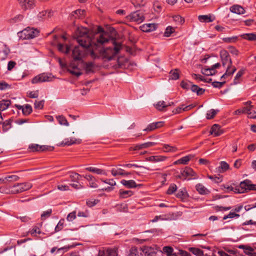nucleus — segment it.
Listing matches in <instances>:
<instances>
[{"instance_id": "nucleus-1", "label": "nucleus", "mask_w": 256, "mask_h": 256, "mask_svg": "<svg viewBox=\"0 0 256 256\" xmlns=\"http://www.w3.org/2000/svg\"><path fill=\"white\" fill-rule=\"evenodd\" d=\"M82 40H78V46H75L72 52V56L75 60H81L82 58L90 54L92 58H96L98 57V55L96 53L95 50L89 45L88 42L87 41L86 44L82 43Z\"/></svg>"}, {"instance_id": "nucleus-2", "label": "nucleus", "mask_w": 256, "mask_h": 256, "mask_svg": "<svg viewBox=\"0 0 256 256\" xmlns=\"http://www.w3.org/2000/svg\"><path fill=\"white\" fill-rule=\"evenodd\" d=\"M112 42L114 44V48H106L98 54L95 51L96 53L98 55V58L100 55L103 58H106L108 60L112 59L118 53L121 48V44L120 43H116L114 40H112Z\"/></svg>"}, {"instance_id": "nucleus-3", "label": "nucleus", "mask_w": 256, "mask_h": 256, "mask_svg": "<svg viewBox=\"0 0 256 256\" xmlns=\"http://www.w3.org/2000/svg\"><path fill=\"white\" fill-rule=\"evenodd\" d=\"M75 37L77 42L78 40H82V43L86 44L87 41L88 42L89 45L93 46V44H95V42L91 38V34L89 32L88 30L84 27H79L77 28L75 32Z\"/></svg>"}, {"instance_id": "nucleus-4", "label": "nucleus", "mask_w": 256, "mask_h": 256, "mask_svg": "<svg viewBox=\"0 0 256 256\" xmlns=\"http://www.w3.org/2000/svg\"><path fill=\"white\" fill-rule=\"evenodd\" d=\"M226 188L230 191L234 192L236 193L242 194L246 192L248 190H256V184H252L250 180H246L242 182L239 186L235 188L228 186Z\"/></svg>"}, {"instance_id": "nucleus-5", "label": "nucleus", "mask_w": 256, "mask_h": 256, "mask_svg": "<svg viewBox=\"0 0 256 256\" xmlns=\"http://www.w3.org/2000/svg\"><path fill=\"white\" fill-rule=\"evenodd\" d=\"M98 33L100 34H96L94 37L92 38L95 42V44H93V45L96 46V48L99 44H103L109 41V36L108 34L105 32L102 27H98Z\"/></svg>"}, {"instance_id": "nucleus-6", "label": "nucleus", "mask_w": 256, "mask_h": 256, "mask_svg": "<svg viewBox=\"0 0 256 256\" xmlns=\"http://www.w3.org/2000/svg\"><path fill=\"white\" fill-rule=\"evenodd\" d=\"M39 31L37 29H34L28 27L19 32V36L24 39H31L38 36Z\"/></svg>"}, {"instance_id": "nucleus-7", "label": "nucleus", "mask_w": 256, "mask_h": 256, "mask_svg": "<svg viewBox=\"0 0 256 256\" xmlns=\"http://www.w3.org/2000/svg\"><path fill=\"white\" fill-rule=\"evenodd\" d=\"M126 18L130 22L140 24L144 20V13L142 10H136L128 16Z\"/></svg>"}, {"instance_id": "nucleus-8", "label": "nucleus", "mask_w": 256, "mask_h": 256, "mask_svg": "<svg viewBox=\"0 0 256 256\" xmlns=\"http://www.w3.org/2000/svg\"><path fill=\"white\" fill-rule=\"evenodd\" d=\"M32 184L29 182L18 183L13 186L12 192L14 194L20 193L30 190L32 188Z\"/></svg>"}, {"instance_id": "nucleus-9", "label": "nucleus", "mask_w": 256, "mask_h": 256, "mask_svg": "<svg viewBox=\"0 0 256 256\" xmlns=\"http://www.w3.org/2000/svg\"><path fill=\"white\" fill-rule=\"evenodd\" d=\"M220 57L224 66L228 64L226 68H230L232 66V60L228 52L225 50H222L220 52Z\"/></svg>"}, {"instance_id": "nucleus-10", "label": "nucleus", "mask_w": 256, "mask_h": 256, "mask_svg": "<svg viewBox=\"0 0 256 256\" xmlns=\"http://www.w3.org/2000/svg\"><path fill=\"white\" fill-rule=\"evenodd\" d=\"M50 74H41L36 76H34L32 80V84H37L40 83L45 82H49L52 80V78L50 76Z\"/></svg>"}, {"instance_id": "nucleus-11", "label": "nucleus", "mask_w": 256, "mask_h": 256, "mask_svg": "<svg viewBox=\"0 0 256 256\" xmlns=\"http://www.w3.org/2000/svg\"><path fill=\"white\" fill-rule=\"evenodd\" d=\"M188 176L192 177L193 179L197 178L196 173L190 168L186 167L181 171L180 175L178 176L180 178H184V179Z\"/></svg>"}, {"instance_id": "nucleus-12", "label": "nucleus", "mask_w": 256, "mask_h": 256, "mask_svg": "<svg viewBox=\"0 0 256 256\" xmlns=\"http://www.w3.org/2000/svg\"><path fill=\"white\" fill-rule=\"evenodd\" d=\"M22 10L32 8L35 6V0H18Z\"/></svg>"}, {"instance_id": "nucleus-13", "label": "nucleus", "mask_w": 256, "mask_h": 256, "mask_svg": "<svg viewBox=\"0 0 256 256\" xmlns=\"http://www.w3.org/2000/svg\"><path fill=\"white\" fill-rule=\"evenodd\" d=\"M49 148H50L48 146L44 145L40 146L36 144H32L28 146V149L30 151L32 152L46 151L48 150Z\"/></svg>"}, {"instance_id": "nucleus-14", "label": "nucleus", "mask_w": 256, "mask_h": 256, "mask_svg": "<svg viewBox=\"0 0 256 256\" xmlns=\"http://www.w3.org/2000/svg\"><path fill=\"white\" fill-rule=\"evenodd\" d=\"M210 134L214 136H218L224 133V130L221 129L220 126L218 124H214L210 130Z\"/></svg>"}, {"instance_id": "nucleus-15", "label": "nucleus", "mask_w": 256, "mask_h": 256, "mask_svg": "<svg viewBox=\"0 0 256 256\" xmlns=\"http://www.w3.org/2000/svg\"><path fill=\"white\" fill-rule=\"evenodd\" d=\"M145 256H156V250L152 247L144 246L141 248Z\"/></svg>"}, {"instance_id": "nucleus-16", "label": "nucleus", "mask_w": 256, "mask_h": 256, "mask_svg": "<svg viewBox=\"0 0 256 256\" xmlns=\"http://www.w3.org/2000/svg\"><path fill=\"white\" fill-rule=\"evenodd\" d=\"M68 71L72 75H74L78 77L82 74V72L78 68V66L72 63H71L69 65L68 68Z\"/></svg>"}, {"instance_id": "nucleus-17", "label": "nucleus", "mask_w": 256, "mask_h": 256, "mask_svg": "<svg viewBox=\"0 0 256 256\" xmlns=\"http://www.w3.org/2000/svg\"><path fill=\"white\" fill-rule=\"evenodd\" d=\"M163 122H158L150 124L144 131L150 132L152 131L157 128H161L164 124Z\"/></svg>"}, {"instance_id": "nucleus-18", "label": "nucleus", "mask_w": 256, "mask_h": 256, "mask_svg": "<svg viewBox=\"0 0 256 256\" xmlns=\"http://www.w3.org/2000/svg\"><path fill=\"white\" fill-rule=\"evenodd\" d=\"M158 24H145L142 26V30L145 32L154 31L156 29Z\"/></svg>"}, {"instance_id": "nucleus-19", "label": "nucleus", "mask_w": 256, "mask_h": 256, "mask_svg": "<svg viewBox=\"0 0 256 256\" xmlns=\"http://www.w3.org/2000/svg\"><path fill=\"white\" fill-rule=\"evenodd\" d=\"M121 184L128 188H135L137 186H140L141 184H136L134 180H122L120 182Z\"/></svg>"}, {"instance_id": "nucleus-20", "label": "nucleus", "mask_w": 256, "mask_h": 256, "mask_svg": "<svg viewBox=\"0 0 256 256\" xmlns=\"http://www.w3.org/2000/svg\"><path fill=\"white\" fill-rule=\"evenodd\" d=\"M81 140L80 139H76L75 138H70L64 139L61 143V145L64 146H70L74 144H80Z\"/></svg>"}, {"instance_id": "nucleus-21", "label": "nucleus", "mask_w": 256, "mask_h": 256, "mask_svg": "<svg viewBox=\"0 0 256 256\" xmlns=\"http://www.w3.org/2000/svg\"><path fill=\"white\" fill-rule=\"evenodd\" d=\"M82 176L89 182V185L90 188H97L98 187V185L96 182V180L92 176L88 174Z\"/></svg>"}, {"instance_id": "nucleus-22", "label": "nucleus", "mask_w": 256, "mask_h": 256, "mask_svg": "<svg viewBox=\"0 0 256 256\" xmlns=\"http://www.w3.org/2000/svg\"><path fill=\"white\" fill-rule=\"evenodd\" d=\"M230 10L233 13L238 14H244L245 12L244 9L240 5H234L230 8Z\"/></svg>"}, {"instance_id": "nucleus-23", "label": "nucleus", "mask_w": 256, "mask_h": 256, "mask_svg": "<svg viewBox=\"0 0 256 256\" xmlns=\"http://www.w3.org/2000/svg\"><path fill=\"white\" fill-rule=\"evenodd\" d=\"M166 158L162 156H150L146 158V160L150 162H158L164 161L166 160Z\"/></svg>"}, {"instance_id": "nucleus-24", "label": "nucleus", "mask_w": 256, "mask_h": 256, "mask_svg": "<svg viewBox=\"0 0 256 256\" xmlns=\"http://www.w3.org/2000/svg\"><path fill=\"white\" fill-rule=\"evenodd\" d=\"M111 173L114 176H128L130 174V172H126L124 170L121 168H112L111 170Z\"/></svg>"}, {"instance_id": "nucleus-25", "label": "nucleus", "mask_w": 256, "mask_h": 256, "mask_svg": "<svg viewBox=\"0 0 256 256\" xmlns=\"http://www.w3.org/2000/svg\"><path fill=\"white\" fill-rule=\"evenodd\" d=\"M198 20L202 22H210L214 20V18H212L210 14L208 15H200L198 16Z\"/></svg>"}, {"instance_id": "nucleus-26", "label": "nucleus", "mask_w": 256, "mask_h": 256, "mask_svg": "<svg viewBox=\"0 0 256 256\" xmlns=\"http://www.w3.org/2000/svg\"><path fill=\"white\" fill-rule=\"evenodd\" d=\"M196 188L200 194H206L209 192L208 190L202 184H197L196 186Z\"/></svg>"}, {"instance_id": "nucleus-27", "label": "nucleus", "mask_w": 256, "mask_h": 256, "mask_svg": "<svg viewBox=\"0 0 256 256\" xmlns=\"http://www.w3.org/2000/svg\"><path fill=\"white\" fill-rule=\"evenodd\" d=\"M52 12L50 10L49 11H42L38 14V18L39 20H42V19H46L47 18H49L52 16Z\"/></svg>"}, {"instance_id": "nucleus-28", "label": "nucleus", "mask_w": 256, "mask_h": 256, "mask_svg": "<svg viewBox=\"0 0 256 256\" xmlns=\"http://www.w3.org/2000/svg\"><path fill=\"white\" fill-rule=\"evenodd\" d=\"M134 192L132 190H124L120 189L119 191V196L120 198H128L132 195H133Z\"/></svg>"}, {"instance_id": "nucleus-29", "label": "nucleus", "mask_w": 256, "mask_h": 256, "mask_svg": "<svg viewBox=\"0 0 256 256\" xmlns=\"http://www.w3.org/2000/svg\"><path fill=\"white\" fill-rule=\"evenodd\" d=\"M86 170L88 171L94 172L98 174H106V172L104 170L95 167H88Z\"/></svg>"}, {"instance_id": "nucleus-30", "label": "nucleus", "mask_w": 256, "mask_h": 256, "mask_svg": "<svg viewBox=\"0 0 256 256\" xmlns=\"http://www.w3.org/2000/svg\"><path fill=\"white\" fill-rule=\"evenodd\" d=\"M11 104L10 100H2L0 101V112L6 110Z\"/></svg>"}, {"instance_id": "nucleus-31", "label": "nucleus", "mask_w": 256, "mask_h": 256, "mask_svg": "<svg viewBox=\"0 0 256 256\" xmlns=\"http://www.w3.org/2000/svg\"><path fill=\"white\" fill-rule=\"evenodd\" d=\"M176 196L177 198H180L182 200H184L187 199L188 197V194L186 190L185 189H183L179 190L177 192Z\"/></svg>"}, {"instance_id": "nucleus-32", "label": "nucleus", "mask_w": 256, "mask_h": 256, "mask_svg": "<svg viewBox=\"0 0 256 256\" xmlns=\"http://www.w3.org/2000/svg\"><path fill=\"white\" fill-rule=\"evenodd\" d=\"M230 168L228 164L226 162L222 161L220 162V165L218 168V170L220 172H224Z\"/></svg>"}, {"instance_id": "nucleus-33", "label": "nucleus", "mask_w": 256, "mask_h": 256, "mask_svg": "<svg viewBox=\"0 0 256 256\" xmlns=\"http://www.w3.org/2000/svg\"><path fill=\"white\" fill-rule=\"evenodd\" d=\"M202 72L206 76H213L216 74V70H213V68L211 66L210 68L202 69Z\"/></svg>"}, {"instance_id": "nucleus-34", "label": "nucleus", "mask_w": 256, "mask_h": 256, "mask_svg": "<svg viewBox=\"0 0 256 256\" xmlns=\"http://www.w3.org/2000/svg\"><path fill=\"white\" fill-rule=\"evenodd\" d=\"M94 63L93 62H88L86 63L84 68L87 74L94 72Z\"/></svg>"}, {"instance_id": "nucleus-35", "label": "nucleus", "mask_w": 256, "mask_h": 256, "mask_svg": "<svg viewBox=\"0 0 256 256\" xmlns=\"http://www.w3.org/2000/svg\"><path fill=\"white\" fill-rule=\"evenodd\" d=\"M191 158L190 156H185L184 157L182 158H181L178 160L176 161L174 164H186L190 160Z\"/></svg>"}, {"instance_id": "nucleus-36", "label": "nucleus", "mask_w": 256, "mask_h": 256, "mask_svg": "<svg viewBox=\"0 0 256 256\" xmlns=\"http://www.w3.org/2000/svg\"><path fill=\"white\" fill-rule=\"evenodd\" d=\"M180 74L178 69L172 70L170 72V78L173 80H176L179 78Z\"/></svg>"}, {"instance_id": "nucleus-37", "label": "nucleus", "mask_w": 256, "mask_h": 256, "mask_svg": "<svg viewBox=\"0 0 256 256\" xmlns=\"http://www.w3.org/2000/svg\"><path fill=\"white\" fill-rule=\"evenodd\" d=\"M106 256H118V248L114 246V248H108L106 250Z\"/></svg>"}, {"instance_id": "nucleus-38", "label": "nucleus", "mask_w": 256, "mask_h": 256, "mask_svg": "<svg viewBox=\"0 0 256 256\" xmlns=\"http://www.w3.org/2000/svg\"><path fill=\"white\" fill-rule=\"evenodd\" d=\"M58 48L60 52L65 54H68L70 51V46L66 45V46L64 47V46L60 43L58 44Z\"/></svg>"}, {"instance_id": "nucleus-39", "label": "nucleus", "mask_w": 256, "mask_h": 256, "mask_svg": "<svg viewBox=\"0 0 256 256\" xmlns=\"http://www.w3.org/2000/svg\"><path fill=\"white\" fill-rule=\"evenodd\" d=\"M189 250L196 256H201V255H204V252L196 248H190Z\"/></svg>"}, {"instance_id": "nucleus-40", "label": "nucleus", "mask_w": 256, "mask_h": 256, "mask_svg": "<svg viewBox=\"0 0 256 256\" xmlns=\"http://www.w3.org/2000/svg\"><path fill=\"white\" fill-rule=\"evenodd\" d=\"M244 70H240L236 74V76L234 77V84H236L240 82V77L244 74Z\"/></svg>"}, {"instance_id": "nucleus-41", "label": "nucleus", "mask_w": 256, "mask_h": 256, "mask_svg": "<svg viewBox=\"0 0 256 256\" xmlns=\"http://www.w3.org/2000/svg\"><path fill=\"white\" fill-rule=\"evenodd\" d=\"M156 108L158 110H162L164 108L168 106L164 101H160L155 105Z\"/></svg>"}, {"instance_id": "nucleus-42", "label": "nucleus", "mask_w": 256, "mask_h": 256, "mask_svg": "<svg viewBox=\"0 0 256 256\" xmlns=\"http://www.w3.org/2000/svg\"><path fill=\"white\" fill-rule=\"evenodd\" d=\"M12 122V120L11 119H9L2 123V128L4 132H6L11 128Z\"/></svg>"}, {"instance_id": "nucleus-43", "label": "nucleus", "mask_w": 256, "mask_h": 256, "mask_svg": "<svg viewBox=\"0 0 256 256\" xmlns=\"http://www.w3.org/2000/svg\"><path fill=\"white\" fill-rule=\"evenodd\" d=\"M170 220V218L168 217V216H167L166 214H163V215L156 216L152 220V222H154L158 221V220Z\"/></svg>"}, {"instance_id": "nucleus-44", "label": "nucleus", "mask_w": 256, "mask_h": 256, "mask_svg": "<svg viewBox=\"0 0 256 256\" xmlns=\"http://www.w3.org/2000/svg\"><path fill=\"white\" fill-rule=\"evenodd\" d=\"M22 112L24 115L28 116L32 112V108L30 104H26L23 107Z\"/></svg>"}, {"instance_id": "nucleus-45", "label": "nucleus", "mask_w": 256, "mask_h": 256, "mask_svg": "<svg viewBox=\"0 0 256 256\" xmlns=\"http://www.w3.org/2000/svg\"><path fill=\"white\" fill-rule=\"evenodd\" d=\"M242 38L248 40H256V34L253 33L246 34L242 35Z\"/></svg>"}, {"instance_id": "nucleus-46", "label": "nucleus", "mask_w": 256, "mask_h": 256, "mask_svg": "<svg viewBox=\"0 0 256 256\" xmlns=\"http://www.w3.org/2000/svg\"><path fill=\"white\" fill-rule=\"evenodd\" d=\"M163 150L166 152H176L177 150V148L164 144L163 146Z\"/></svg>"}, {"instance_id": "nucleus-47", "label": "nucleus", "mask_w": 256, "mask_h": 256, "mask_svg": "<svg viewBox=\"0 0 256 256\" xmlns=\"http://www.w3.org/2000/svg\"><path fill=\"white\" fill-rule=\"evenodd\" d=\"M218 110H216L214 109H211L210 110L208 111L206 114V118L208 120L213 118L214 116L217 114Z\"/></svg>"}, {"instance_id": "nucleus-48", "label": "nucleus", "mask_w": 256, "mask_h": 256, "mask_svg": "<svg viewBox=\"0 0 256 256\" xmlns=\"http://www.w3.org/2000/svg\"><path fill=\"white\" fill-rule=\"evenodd\" d=\"M56 118L60 124L64 125L66 126H68V122L66 119L62 116H59L56 117Z\"/></svg>"}, {"instance_id": "nucleus-49", "label": "nucleus", "mask_w": 256, "mask_h": 256, "mask_svg": "<svg viewBox=\"0 0 256 256\" xmlns=\"http://www.w3.org/2000/svg\"><path fill=\"white\" fill-rule=\"evenodd\" d=\"M177 190V186L176 184H170L168 190H167L166 194H174Z\"/></svg>"}, {"instance_id": "nucleus-50", "label": "nucleus", "mask_w": 256, "mask_h": 256, "mask_svg": "<svg viewBox=\"0 0 256 256\" xmlns=\"http://www.w3.org/2000/svg\"><path fill=\"white\" fill-rule=\"evenodd\" d=\"M173 250H174L171 246H164L162 248V252L166 253L167 256L172 255L174 254Z\"/></svg>"}, {"instance_id": "nucleus-51", "label": "nucleus", "mask_w": 256, "mask_h": 256, "mask_svg": "<svg viewBox=\"0 0 256 256\" xmlns=\"http://www.w3.org/2000/svg\"><path fill=\"white\" fill-rule=\"evenodd\" d=\"M82 176L78 174V173H76V172L72 173L70 175V178H71L72 181L76 182H78L80 180V178Z\"/></svg>"}, {"instance_id": "nucleus-52", "label": "nucleus", "mask_w": 256, "mask_h": 256, "mask_svg": "<svg viewBox=\"0 0 256 256\" xmlns=\"http://www.w3.org/2000/svg\"><path fill=\"white\" fill-rule=\"evenodd\" d=\"M44 100H42L40 101L36 100L34 103V108L38 110H42L44 107Z\"/></svg>"}, {"instance_id": "nucleus-53", "label": "nucleus", "mask_w": 256, "mask_h": 256, "mask_svg": "<svg viewBox=\"0 0 256 256\" xmlns=\"http://www.w3.org/2000/svg\"><path fill=\"white\" fill-rule=\"evenodd\" d=\"M128 256H139L137 248L136 246H132L130 250V252Z\"/></svg>"}, {"instance_id": "nucleus-54", "label": "nucleus", "mask_w": 256, "mask_h": 256, "mask_svg": "<svg viewBox=\"0 0 256 256\" xmlns=\"http://www.w3.org/2000/svg\"><path fill=\"white\" fill-rule=\"evenodd\" d=\"M24 18V16L22 14H18L14 17L12 18L10 20V22L11 24H14L16 22H19L21 21Z\"/></svg>"}, {"instance_id": "nucleus-55", "label": "nucleus", "mask_w": 256, "mask_h": 256, "mask_svg": "<svg viewBox=\"0 0 256 256\" xmlns=\"http://www.w3.org/2000/svg\"><path fill=\"white\" fill-rule=\"evenodd\" d=\"M52 210L51 209H49L48 210L44 211L41 214V218L42 220H44L50 217L52 214Z\"/></svg>"}, {"instance_id": "nucleus-56", "label": "nucleus", "mask_w": 256, "mask_h": 256, "mask_svg": "<svg viewBox=\"0 0 256 256\" xmlns=\"http://www.w3.org/2000/svg\"><path fill=\"white\" fill-rule=\"evenodd\" d=\"M208 178L216 183H219L222 180V176H216L215 175L208 176Z\"/></svg>"}, {"instance_id": "nucleus-57", "label": "nucleus", "mask_w": 256, "mask_h": 256, "mask_svg": "<svg viewBox=\"0 0 256 256\" xmlns=\"http://www.w3.org/2000/svg\"><path fill=\"white\" fill-rule=\"evenodd\" d=\"M64 220H60L55 228V232L61 230L64 228Z\"/></svg>"}, {"instance_id": "nucleus-58", "label": "nucleus", "mask_w": 256, "mask_h": 256, "mask_svg": "<svg viewBox=\"0 0 256 256\" xmlns=\"http://www.w3.org/2000/svg\"><path fill=\"white\" fill-rule=\"evenodd\" d=\"M174 31V28L171 26H168L166 29L165 32L164 33V36L166 37H168L170 36V34L173 33Z\"/></svg>"}, {"instance_id": "nucleus-59", "label": "nucleus", "mask_w": 256, "mask_h": 256, "mask_svg": "<svg viewBox=\"0 0 256 256\" xmlns=\"http://www.w3.org/2000/svg\"><path fill=\"white\" fill-rule=\"evenodd\" d=\"M76 218V212L74 211L70 213L66 218V219L69 222H72Z\"/></svg>"}, {"instance_id": "nucleus-60", "label": "nucleus", "mask_w": 256, "mask_h": 256, "mask_svg": "<svg viewBox=\"0 0 256 256\" xmlns=\"http://www.w3.org/2000/svg\"><path fill=\"white\" fill-rule=\"evenodd\" d=\"M192 84V82H186L182 81L180 84V86L183 88L188 90L190 88Z\"/></svg>"}, {"instance_id": "nucleus-61", "label": "nucleus", "mask_w": 256, "mask_h": 256, "mask_svg": "<svg viewBox=\"0 0 256 256\" xmlns=\"http://www.w3.org/2000/svg\"><path fill=\"white\" fill-rule=\"evenodd\" d=\"M29 232L32 236H35L36 234H40L41 233L40 228L37 226H34Z\"/></svg>"}, {"instance_id": "nucleus-62", "label": "nucleus", "mask_w": 256, "mask_h": 256, "mask_svg": "<svg viewBox=\"0 0 256 256\" xmlns=\"http://www.w3.org/2000/svg\"><path fill=\"white\" fill-rule=\"evenodd\" d=\"M226 83V82L224 81V82H212V86L214 87V88H221L224 85V84Z\"/></svg>"}, {"instance_id": "nucleus-63", "label": "nucleus", "mask_w": 256, "mask_h": 256, "mask_svg": "<svg viewBox=\"0 0 256 256\" xmlns=\"http://www.w3.org/2000/svg\"><path fill=\"white\" fill-rule=\"evenodd\" d=\"M98 202V200H88L86 202V204L89 207H92L96 205Z\"/></svg>"}, {"instance_id": "nucleus-64", "label": "nucleus", "mask_w": 256, "mask_h": 256, "mask_svg": "<svg viewBox=\"0 0 256 256\" xmlns=\"http://www.w3.org/2000/svg\"><path fill=\"white\" fill-rule=\"evenodd\" d=\"M16 218L20 219L22 222H28L31 219L29 216H16Z\"/></svg>"}]
</instances>
